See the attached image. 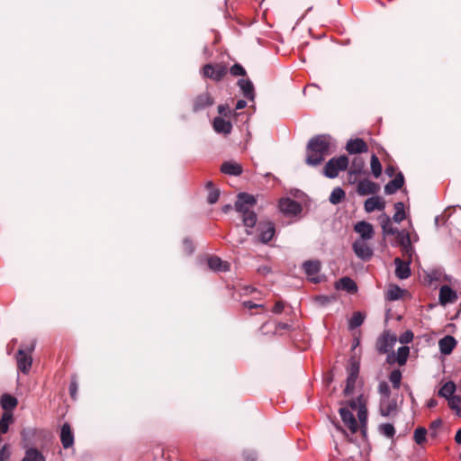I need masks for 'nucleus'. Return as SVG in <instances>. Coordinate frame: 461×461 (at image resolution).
<instances>
[{
	"label": "nucleus",
	"mask_w": 461,
	"mask_h": 461,
	"mask_svg": "<svg viewBox=\"0 0 461 461\" xmlns=\"http://www.w3.org/2000/svg\"><path fill=\"white\" fill-rule=\"evenodd\" d=\"M305 163L311 167L321 165L335 149V143L329 134H320L310 139L307 144Z\"/></svg>",
	"instance_id": "f257e3e1"
},
{
	"label": "nucleus",
	"mask_w": 461,
	"mask_h": 461,
	"mask_svg": "<svg viewBox=\"0 0 461 461\" xmlns=\"http://www.w3.org/2000/svg\"><path fill=\"white\" fill-rule=\"evenodd\" d=\"M256 204V199L253 195L247 193H240L235 203V209L241 214L242 221L246 227L248 235L252 234V229L255 227L258 217L251 208Z\"/></svg>",
	"instance_id": "f03ea898"
},
{
	"label": "nucleus",
	"mask_w": 461,
	"mask_h": 461,
	"mask_svg": "<svg viewBox=\"0 0 461 461\" xmlns=\"http://www.w3.org/2000/svg\"><path fill=\"white\" fill-rule=\"evenodd\" d=\"M348 167V158L342 155L338 158H330L323 167V174L329 178H335L339 176V171H344Z\"/></svg>",
	"instance_id": "7ed1b4c3"
},
{
	"label": "nucleus",
	"mask_w": 461,
	"mask_h": 461,
	"mask_svg": "<svg viewBox=\"0 0 461 461\" xmlns=\"http://www.w3.org/2000/svg\"><path fill=\"white\" fill-rule=\"evenodd\" d=\"M34 343H32L28 348H20L17 352V368L23 374H28L29 371L31 370L32 364V352L34 349Z\"/></svg>",
	"instance_id": "20e7f679"
},
{
	"label": "nucleus",
	"mask_w": 461,
	"mask_h": 461,
	"mask_svg": "<svg viewBox=\"0 0 461 461\" xmlns=\"http://www.w3.org/2000/svg\"><path fill=\"white\" fill-rule=\"evenodd\" d=\"M396 340L397 338L394 334L389 331H384L376 341L377 351L381 354L388 353L393 348Z\"/></svg>",
	"instance_id": "39448f33"
},
{
	"label": "nucleus",
	"mask_w": 461,
	"mask_h": 461,
	"mask_svg": "<svg viewBox=\"0 0 461 461\" xmlns=\"http://www.w3.org/2000/svg\"><path fill=\"white\" fill-rule=\"evenodd\" d=\"M226 73V68L220 64H206L202 69V74L204 77L211 78L214 81H220Z\"/></svg>",
	"instance_id": "423d86ee"
},
{
	"label": "nucleus",
	"mask_w": 461,
	"mask_h": 461,
	"mask_svg": "<svg viewBox=\"0 0 461 461\" xmlns=\"http://www.w3.org/2000/svg\"><path fill=\"white\" fill-rule=\"evenodd\" d=\"M369 240H356L352 244V249L357 258L362 260H369L373 256V249L368 243Z\"/></svg>",
	"instance_id": "0eeeda50"
},
{
	"label": "nucleus",
	"mask_w": 461,
	"mask_h": 461,
	"mask_svg": "<svg viewBox=\"0 0 461 461\" xmlns=\"http://www.w3.org/2000/svg\"><path fill=\"white\" fill-rule=\"evenodd\" d=\"M354 230L359 235L357 240H371L375 237L373 225L366 221L357 222Z\"/></svg>",
	"instance_id": "6e6552de"
},
{
	"label": "nucleus",
	"mask_w": 461,
	"mask_h": 461,
	"mask_svg": "<svg viewBox=\"0 0 461 461\" xmlns=\"http://www.w3.org/2000/svg\"><path fill=\"white\" fill-rule=\"evenodd\" d=\"M380 190L378 184L369 180L362 179L357 185V192L359 195L375 194Z\"/></svg>",
	"instance_id": "1a4fd4ad"
},
{
	"label": "nucleus",
	"mask_w": 461,
	"mask_h": 461,
	"mask_svg": "<svg viewBox=\"0 0 461 461\" xmlns=\"http://www.w3.org/2000/svg\"><path fill=\"white\" fill-rule=\"evenodd\" d=\"M279 208L284 213L291 215H296L302 210L300 203L291 198H282L279 201Z\"/></svg>",
	"instance_id": "9d476101"
},
{
	"label": "nucleus",
	"mask_w": 461,
	"mask_h": 461,
	"mask_svg": "<svg viewBox=\"0 0 461 461\" xmlns=\"http://www.w3.org/2000/svg\"><path fill=\"white\" fill-rule=\"evenodd\" d=\"M351 411L352 410H349L347 407H341L339 409V414L344 424L348 428V429L352 433H355L358 429V424Z\"/></svg>",
	"instance_id": "9b49d317"
},
{
	"label": "nucleus",
	"mask_w": 461,
	"mask_h": 461,
	"mask_svg": "<svg viewBox=\"0 0 461 461\" xmlns=\"http://www.w3.org/2000/svg\"><path fill=\"white\" fill-rule=\"evenodd\" d=\"M303 268L311 281L314 283L319 282L316 276L321 270V262L319 260H307L303 264Z\"/></svg>",
	"instance_id": "f8f14e48"
},
{
	"label": "nucleus",
	"mask_w": 461,
	"mask_h": 461,
	"mask_svg": "<svg viewBox=\"0 0 461 461\" xmlns=\"http://www.w3.org/2000/svg\"><path fill=\"white\" fill-rule=\"evenodd\" d=\"M439 303L442 305H447L448 303H454L457 301L458 296L456 291H454L450 286L445 285H442L439 289Z\"/></svg>",
	"instance_id": "ddd939ff"
},
{
	"label": "nucleus",
	"mask_w": 461,
	"mask_h": 461,
	"mask_svg": "<svg viewBox=\"0 0 461 461\" xmlns=\"http://www.w3.org/2000/svg\"><path fill=\"white\" fill-rule=\"evenodd\" d=\"M346 150L349 154H359L368 151L367 144L359 138L351 139L346 145Z\"/></svg>",
	"instance_id": "4468645a"
},
{
	"label": "nucleus",
	"mask_w": 461,
	"mask_h": 461,
	"mask_svg": "<svg viewBox=\"0 0 461 461\" xmlns=\"http://www.w3.org/2000/svg\"><path fill=\"white\" fill-rule=\"evenodd\" d=\"M214 103L213 98L209 93H203L195 97L193 103V111L197 113L212 105Z\"/></svg>",
	"instance_id": "2eb2a0df"
},
{
	"label": "nucleus",
	"mask_w": 461,
	"mask_h": 461,
	"mask_svg": "<svg viewBox=\"0 0 461 461\" xmlns=\"http://www.w3.org/2000/svg\"><path fill=\"white\" fill-rule=\"evenodd\" d=\"M60 441L64 448L74 445V435L68 423H64L60 429Z\"/></svg>",
	"instance_id": "dca6fc26"
},
{
	"label": "nucleus",
	"mask_w": 461,
	"mask_h": 461,
	"mask_svg": "<svg viewBox=\"0 0 461 461\" xmlns=\"http://www.w3.org/2000/svg\"><path fill=\"white\" fill-rule=\"evenodd\" d=\"M456 346V339L451 335H446L438 340V348L443 355H449Z\"/></svg>",
	"instance_id": "f3484780"
},
{
	"label": "nucleus",
	"mask_w": 461,
	"mask_h": 461,
	"mask_svg": "<svg viewBox=\"0 0 461 461\" xmlns=\"http://www.w3.org/2000/svg\"><path fill=\"white\" fill-rule=\"evenodd\" d=\"M348 405L352 411L357 410L359 421L364 425L366 422L367 411L363 403L362 396L357 397V401H350Z\"/></svg>",
	"instance_id": "a211bd4d"
},
{
	"label": "nucleus",
	"mask_w": 461,
	"mask_h": 461,
	"mask_svg": "<svg viewBox=\"0 0 461 461\" xmlns=\"http://www.w3.org/2000/svg\"><path fill=\"white\" fill-rule=\"evenodd\" d=\"M259 233V240L262 243H267L272 240L275 234V226L272 222H266L264 224L260 223L258 225Z\"/></svg>",
	"instance_id": "6ab92c4d"
},
{
	"label": "nucleus",
	"mask_w": 461,
	"mask_h": 461,
	"mask_svg": "<svg viewBox=\"0 0 461 461\" xmlns=\"http://www.w3.org/2000/svg\"><path fill=\"white\" fill-rule=\"evenodd\" d=\"M335 288L337 290L347 291L349 294H355L357 291V284L348 276L339 279L335 284Z\"/></svg>",
	"instance_id": "aec40b11"
},
{
	"label": "nucleus",
	"mask_w": 461,
	"mask_h": 461,
	"mask_svg": "<svg viewBox=\"0 0 461 461\" xmlns=\"http://www.w3.org/2000/svg\"><path fill=\"white\" fill-rule=\"evenodd\" d=\"M395 264V276L399 279H406L411 276L410 263L404 262L401 258L394 259Z\"/></svg>",
	"instance_id": "412c9836"
},
{
	"label": "nucleus",
	"mask_w": 461,
	"mask_h": 461,
	"mask_svg": "<svg viewBox=\"0 0 461 461\" xmlns=\"http://www.w3.org/2000/svg\"><path fill=\"white\" fill-rule=\"evenodd\" d=\"M385 207L384 201L379 196H372L366 200L364 208L366 212H372L375 210L382 211Z\"/></svg>",
	"instance_id": "4be33fe9"
},
{
	"label": "nucleus",
	"mask_w": 461,
	"mask_h": 461,
	"mask_svg": "<svg viewBox=\"0 0 461 461\" xmlns=\"http://www.w3.org/2000/svg\"><path fill=\"white\" fill-rule=\"evenodd\" d=\"M404 178L402 173L396 175V176L388 182L384 186V193L386 194H393L396 193L403 185Z\"/></svg>",
	"instance_id": "5701e85b"
},
{
	"label": "nucleus",
	"mask_w": 461,
	"mask_h": 461,
	"mask_svg": "<svg viewBox=\"0 0 461 461\" xmlns=\"http://www.w3.org/2000/svg\"><path fill=\"white\" fill-rule=\"evenodd\" d=\"M456 390V384L452 381H448L440 387L438 390V395L447 400L448 403L449 400L454 399L456 396L455 395Z\"/></svg>",
	"instance_id": "b1692460"
},
{
	"label": "nucleus",
	"mask_w": 461,
	"mask_h": 461,
	"mask_svg": "<svg viewBox=\"0 0 461 461\" xmlns=\"http://www.w3.org/2000/svg\"><path fill=\"white\" fill-rule=\"evenodd\" d=\"M208 267L210 269L218 272H227L230 270V264L226 261H222L218 257H211L208 258Z\"/></svg>",
	"instance_id": "393cba45"
},
{
	"label": "nucleus",
	"mask_w": 461,
	"mask_h": 461,
	"mask_svg": "<svg viewBox=\"0 0 461 461\" xmlns=\"http://www.w3.org/2000/svg\"><path fill=\"white\" fill-rule=\"evenodd\" d=\"M221 171L230 176H240L242 173V167L236 162L228 161L221 165Z\"/></svg>",
	"instance_id": "a878e982"
},
{
	"label": "nucleus",
	"mask_w": 461,
	"mask_h": 461,
	"mask_svg": "<svg viewBox=\"0 0 461 461\" xmlns=\"http://www.w3.org/2000/svg\"><path fill=\"white\" fill-rule=\"evenodd\" d=\"M213 129L219 133L229 134L231 131L232 125L221 117H216L213 120Z\"/></svg>",
	"instance_id": "bb28decb"
},
{
	"label": "nucleus",
	"mask_w": 461,
	"mask_h": 461,
	"mask_svg": "<svg viewBox=\"0 0 461 461\" xmlns=\"http://www.w3.org/2000/svg\"><path fill=\"white\" fill-rule=\"evenodd\" d=\"M22 461H46L44 455L35 447H29Z\"/></svg>",
	"instance_id": "cd10ccee"
},
{
	"label": "nucleus",
	"mask_w": 461,
	"mask_h": 461,
	"mask_svg": "<svg viewBox=\"0 0 461 461\" xmlns=\"http://www.w3.org/2000/svg\"><path fill=\"white\" fill-rule=\"evenodd\" d=\"M239 86L242 90V93L245 97L253 100L254 99V86L250 80L248 79H240L238 82Z\"/></svg>",
	"instance_id": "c85d7f7f"
},
{
	"label": "nucleus",
	"mask_w": 461,
	"mask_h": 461,
	"mask_svg": "<svg viewBox=\"0 0 461 461\" xmlns=\"http://www.w3.org/2000/svg\"><path fill=\"white\" fill-rule=\"evenodd\" d=\"M0 403L1 407L5 411H8L14 410L16 407L18 401L15 397L12 396L11 394L5 393L1 397Z\"/></svg>",
	"instance_id": "c756f323"
},
{
	"label": "nucleus",
	"mask_w": 461,
	"mask_h": 461,
	"mask_svg": "<svg viewBox=\"0 0 461 461\" xmlns=\"http://www.w3.org/2000/svg\"><path fill=\"white\" fill-rule=\"evenodd\" d=\"M364 160L361 158H355L353 160H352V164H351V167L349 169V183H355V179L354 180H351V176L353 175H359L362 173L363 171V167H364Z\"/></svg>",
	"instance_id": "7c9ffc66"
},
{
	"label": "nucleus",
	"mask_w": 461,
	"mask_h": 461,
	"mask_svg": "<svg viewBox=\"0 0 461 461\" xmlns=\"http://www.w3.org/2000/svg\"><path fill=\"white\" fill-rule=\"evenodd\" d=\"M396 411V403L390 402L389 398L382 400L380 403V413L384 417H387Z\"/></svg>",
	"instance_id": "2f4dec72"
},
{
	"label": "nucleus",
	"mask_w": 461,
	"mask_h": 461,
	"mask_svg": "<svg viewBox=\"0 0 461 461\" xmlns=\"http://www.w3.org/2000/svg\"><path fill=\"white\" fill-rule=\"evenodd\" d=\"M379 221L383 230V232L384 234H395L397 232V230L393 227L391 219L389 216L385 213L382 214L379 217Z\"/></svg>",
	"instance_id": "473e14b6"
},
{
	"label": "nucleus",
	"mask_w": 461,
	"mask_h": 461,
	"mask_svg": "<svg viewBox=\"0 0 461 461\" xmlns=\"http://www.w3.org/2000/svg\"><path fill=\"white\" fill-rule=\"evenodd\" d=\"M345 192L341 187H335L329 197V201L332 204H339L345 198Z\"/></svg>",
	"instance_id": "72a5a7b5"
},
{
	"label": "nucleus",
	"mask_w": 461,
	"mask_h": 461,
	"mask_svg": "<svg viewBox=\"0 0 461 461\" xmlns=\"http://www.w3.org/2000/svg\"><path fill=\"white\" fill-rule=\"evenodd\" d=\"M398 239L401 246L403 247V249L406 250V252H409L412 249L411 245V237L410 234L404 230L397 231Z\"/></svg>",
	"instance_id": "f704fd0d"
},
{
	"label": "nucleus",
	"mask_w": 461,
	"mask_h": 461,
	"mask_svg": "<svg viewBox=\"0 0 461 461\" xmlns=\"http://www.w3.org/2000/svg\"><path fill=\"white\" fill-rule=\"evenodd\" d=\"M13 419V414L9 411H5L0 420V434H5L8 431L9 424Z\"/></svg>",
	"instance_id": "c9c22d12"
},
{
	"label": "nucleus",
	"mask_w": 461,
	"mask_h": 461,
	"mask_svg": "<svg viewBox=\"0 0 461 461\" xmlns=\"http://www.w3.org/2000/svg\"><path fill=\"white\" fill-rule=\"evenodd\" d=\"M395 212L393 214V221L400 223L405 219L404 204L402 202H398L394 204Z\"/></svg>",
	"instance_id": "e433bc0d"
},
{
	"label": "nucleus",
	"mask_w": 461,
	"mask_h": 461,
	"mask_svg": "<svg viewBox=\"0 0 461 461\" xmlns=\"http://www.w3.org/2000/svg\"><path fill=\"white\" fill-rule=\"evenodd\" d=\"M410 353V348L407 346L400 347L397 350L396 360L400 366L406 364Z\"/></svg>",
	"instance_id": "4c0bfd02"
},
{
	"label": "nucleus",
	"mask_w": 461,
	"mask_h": 461,
	"mask_svg": "<svg viewBox=\"0 0 461 461\" xmlns=\"http://www.w3.org/2000/svg\"><path fill=\"white\" fill-rule=\"evenodd\" d=\"M364 320H365V316L362 312H354V314L352 315V317L349 320V323H348L349 329L354 330V329L361 326L362 323L364 322Z\"/></svg>",
	"instance_id": "58836bf2"
},
{
	"label": "nucleus",
	"mask_w": 461,
	"mask_h": 461,
	"mask_svg": "<svg viewBox=\"0 0 461 461\" xmlns=\"http://www.w3.org/2000/svg\"><path fill=\"white\" fill-rule=\"evenodd\" d=\"M370 166L374 176L376 178L379 177L382 174V166L378 158L375 154L371 157Z\"/></svg>",
	"instance_id": "ea45409f"
},
{
	"label": "nucleus",
	"mask_w": 461,
	"mask_h": 461,
	"mask_svg": "<svg viewBox=\"0 0 461 461\" xmlns=\"http://www.w3.org/2000/svg\"><path fill=\"white\" fill-rule=\"evenodd\" d=\"M212 182H208L207 183V187L210 189L209 190V194H208V196H207V202L210 203V204H213L215 203L218 199H219V196H220V192L218 189L216 188H212Z\"/></svg>",
	"instance_id": "a19ab883"
},
{
	"label": "nucleus",
	"mask_w": 461,
	"mask_h": 461,
	"mask_svg": "<svg viewBox=\"0 0 461 461\" xmlns=\"http://www.w3.org/2000/svg\"><path fill=\"white\" fill-rule=\"evenodd\" d=\"M427 429L423 427H419L414 430L413 438L418 445H421L426 440Z\"/></svg>",
	"instance_id": "79ce46f5"
},
{
	"label": "nucleus",
	"mask_w": 461,
	"mask_h": 461,
	"mask_svg": "<svg viewBox=\"0 0 461 461\" xmlns=\"http://www.w3.org/2000/svg\"><path fill=\"white\" fill-rule=\"evenodd\" d=\"M379 431L381 434L385 436L388 438H391L395 434V429L393 424L391 423H384L379 426Z\"/></svg>",
	"instance_id": "37998d69"
},
{
	"label": "nucleus",
	"mask_w": 461,
	"mask_h": 461,
	"mask_svg": "<svg viewBox=\"0 0 461 461\" xmlns=\"http://www.w3.org/2000/svg\"><path fill=\"white\" fill-rule=\"evenodd\" d=\"M402 289H401L397 285H393L390 287L389 290L387 291V298L392 301L398 300L402 296Z\"/></svg>",
	"instance_id": "c03bdc74"
},
{
	"label": "nucleus",
	"mask_w": 461,
	"mask_h": 461,
	"mask_svg": "<svg viewBox=\"0 0 461 461\" xmlns=\"http://www.w3.org/2000/svg\"><path fill=\"white\" fill-rule=\"evenodd\" d=\"M357 377L348 375L344 394L349 396L353 393Z\"/></svg>",
	"instance_id": "a18cd8bd"
},
{
	"label": "nucleus",
	"mask_w": 461,
	"mask_h": 461,
	"mask_svg": "<svg viewBox=\"0 0 461 461\" xmlns=\"http://www.w3.org/2000/svg\"><path fill=\"white\" fill-rule=\"evenodd\" d=\"M389 380L392 383L393 387L395 389H398L400 387L401 380H402L401 371L398 369L392 371L389 375Z\"/></svg>",
	"instance_id": "49530a36"
},
{
	"label": "nucleus",
	"mask_w": 461,
	"mask_h": 461,
	"mask_svg": "<svg viewBox=\"0 0 461 461\" xmlns=\"http://www.w3.org/2000/svg\"><path fill=\"white\" fill-rule=\"evenodd\" d=\"M449 408L456 412V414L461 417V397L456 396L454 399L449 400Z\"/></svg>",
	"instance_id": "de8ad7c7"
},
{
	"label": "nucleus",
	"mask_w": 461,
	"mask_h": 461,
	"mask_svg": "<svg viewBox=\"0 0 461 461\" xmlns=\"http://www.w3.org/2000/svg\"><path fill=\"white\" fill-rule=\"evenodd\" d=\"M11 456V450L8 444H5L0 448V461H7Z\"/></svg>",
	"instance_id": "09e8293b"
},
{
	"label": "nucleus",
	"mask_w": 461,
	"mask_h": 461,
	"mask_svg": "<svg viewBox=\"0 0 461 461\" xmlns=\"http://www.w3.org/2000/svg\"><path fill=\"white\" fill-rule=\"evenodd\" d=\"M442 420L440 419L435 420L430 423V436L436 438L438 436L437 430L441 427Z\"/></svg>",
	"instance_id": "8fccbe9b"
},
{
	"label": "nucleus",
	"mask_w": 461,
	"mask_h": 461,
	"mask_svg": "<svg viewBox=\"0 0 461 461\" xmlns=\"http://www.w3.org/2000/svg\"><path fill=\"white\" fill-rule=\"evenodd\" d=\"M230 74L232 76H245L246 74V71L244 69V68L240 65V64H234L231 68H230Z\"/></svg>",
	"instance_id": "3c124183"
},
{
	"label": "nucleus",
	"mask_w": 461,
	"mask_h": 461,
	"mask_svg": "<svg viewBox=\"0 0 461 461\" xmlns=\"http://www.w3.org/2000/svg\"><path fill=\"white\" fill-rule=\"evenodd\" d=\"M412 339L413 333L411 330L403 332L399 338V341L402 344L410 343Z\"/></svg>",
	"instance_id": "603ef678"
},
{
	"label": "nucleus",
	"mask_w": 461,
	"mask_h": 461,
	"mask_svg": "<svg viewBox=\"0 0 461 461\" xmlns=\"http://www.w3.org/2000/svg\"><path fill=\"white\" fill-rule=\"evenodd\" d=\"M378 390L382 395H384L386 398H389L391 391H390V387L387 384V383H385V382L380 383L378 385Z\"/></svg>",
	"instance_id": "864d4df0"
},
{
	"label": "nucleus",
	"mask_w": 461,
	"mask_h": 461,
	"mask_svg": "<svg viewBox=\"0 0 461 461\" xmlns=\"http://www.w3.org/2000/svg\"><path fill=\"white\" fill-rule=\"evenodd\" d=\"M348 375L357 377L359 373V365L355 361H351L350 366L348 369Z\"/></svg>",
	"instance_id": "5fc2aeb1"
},
{
	"label": "nucleus",
	"mask_w": 461,
	"mask_h": 461,
	"mask_svg": "<svg viewBox=\"0 0 461 461\" xmlns=\"http://www.w3.org/2000/svg\"><path fill=\"white\" fill-rule=\"evenodd\" d=\"M243 306L249 310H251V309H256V308H262L263 307V304H258V303H255L251 301H244L242 303Z\"/></svg>",
	"instance_id": "6e6d98bb"
},
{
	"label": "nucleus",
	"mask_w": 461,
	"mask_h": 461,
	"mask_svg": "<svg viewBox=\"0 0 461 461\" xmlns=\"http://www.w3.org/2000/svg\"><path fill=\"white\" fill-rule=\"evenodd\" d=\"M285 305L283 302H276V304L273 307V312L279 314L284 311Z\"/></svg>",
	"instance_id": "4d7b16f0"
},
{
	"label": "nucleus",
	"mask_w": 461,
	"mask_h": 461,
	"mask_svg": "<svg viewBox=\"0 0 461 461\" xmlns=\"http://www.w3.org/2000/svg\"><path fill=\"white\" fill-rule=\"evenodd\" d=\"M218 112H219V113H220V114H222V115H225V116H226L228 113H230V108H229V106H228V105H225V104H220V105L218 106Z\"/></svg>",
	"instance_id": "13d9d810"
},
{
	"label": "nucleus",
	"mask_w": 461,
	"mask_h": 461,
	"mask_svg": "<svg viewBox=\"0 0 461 461\" xmlns=\"http://www.w3.org/2000/svg\"><path fill=\"white\" fill-rule=\"evenodd\" d=\"M184 248L186 250L188 254H191L194 250L193 244L190 240H184Z\"/></svg>",
	"instance_id": "bf43d9fd"
},
{
	"label": "nucleus",
	"mask_w": 461,
	"mask_h": 461,
	"mask_svg": "<svg viewBox=\"0 0 461 461\" xmlns=\"http://www.w3.org/2000/svg\"><path fill=\"white\" fill-rule=\"evenodd\" d=\"M77 383L74 382V381L71 382L70 386H69V391H70V394H71L72 397H75L76 393H77Z\"/></svg>",
	"instance_id": "052dcab7"
},
{
	"label": "nucleus",
	"mask_w": 461,
	"mask_h": 461,
	"mask_svg": "<svg viewBox=\"0 0 461 461\" xmlns=\"http://www.w3.org/2000/svg\"><path fill=\"white\" fill-rule=\"evenodd\" d=\"M246 105H247V102L245 100H239L236 103V109L237 110H241V109L245 108Z\"/></svg>",
	"instance_id": "680f3d73"
},
{
	"label": "nucleus",
	"mask_w": 461,
	"mask_h": 461,
	"mask_svg": "<svg viewBox=\"0 0 461 461\" xmlns=\"http://www.w3.org/2000/svg\"><path fill=\"white\" fill-rule=\"evenodd\" d=\"M455 440L457 444H461V429H459L455 436Z\"/></svg>",
	"instance_id": "e2e57ef3"
},
{
	"label": "nucleus",
	"mask_w": 461,
	"mask_h": 461,
	"mask_svg": "<svg viewBox=\"0 0 461 461\" xmlns=\"http://www.w3.org/2000/svg\"><path fill=\"white\" fill-rule=\"evenodd\" d=\"M428 407L429 408H433L437 405V401L434 400V399H430L429 402H428Z\"/></svg>",
	"instance_id": "0e129e2a"
},
{
	"label": "nucleus",
	"mask_w": 461,
	"mask_h": 461,
	"mask_svg": "<svg viewBox=\"0 0 461 461\" xmlns=\"http://www.w3.org/2000/svg\"><path fill=\"white\" fill-rule=\"evenodd\" d=\"M385 172L387 175H389L391 176L393 175V168L392 167H389L385 169Z\"/></svg>",
	"instance_id": "69168bd1"
},
{
	"label": "nucleus",
	"mask_w": 461,
	"mask_h": 461,
	"mask_svg": "<svg viewBox=\"0 0 461 461\" xmlns=\"http://www.w3.org/2000/svg\"><path fill=\"white\" fill-rule=\"evenodd\" d=\"M230 208H231V205L227 204V205L223 206L222 211L224 212H228L230 210Z\"/></svg>",
	"instance_id": "338daca9"
},
{
	"label": "nucleus",
	"mask_w": 461,
	"mask_h": 461,
	"mask_svg": "<svg viewBox=\"0 0 461 461\" xmlns=\"http://www.w3.org/2000/svg\"><path fill=\"white\" fill-rule=\"evenodd\" d=\"M204 53H207L208 52V48L207 47H204Z\"/></svg>",
	"instance_id": "774afa93"
}]
</instances>
